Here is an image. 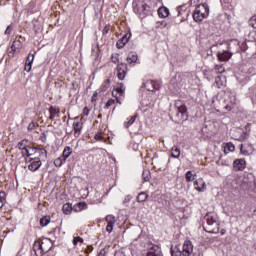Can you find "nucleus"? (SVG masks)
<instances>
[{"label": "nucleus", "mask_w": 256, "mask_h": 256, "mask_svg": "<svg viewBox=\"0 0 256 256\" xmlns=\"http://www.w3.org/2000/svg\"><path fill=\"white\" fill-rule=\"evenodd\" d=\"M203 229L206 233L215 234L219 233V222H217V215L209 212L204 216Z\"/></svg>", "instance_id": "obj_1"}, {"label": "nucleus", "mask_w": 256, "mask_h": 256, "mask_svg": "<svg viewBox=\"0 0 256 256\" xmlns=\"http://www.w3.org/2000/svg\"><path fill=\"white\" fill-rule=\"evenodd\" d=\"M132 5L134 13L138 15L140 19H145V17H149V15L153 14L151 12V6H149L145 0H135Z\"/></svg>", "instance_id": "obj_2"}, {"label": "nucleus", "mask_w": 256, "mask_h": 256, "mask_svg": "<svg viewBox=\"0 0 256 256\" xmlns=\"http://www.w3.org/2000/svg\"><path fill=\"white\" fill-rule=\"evenodd\" d=\"M192 17L195 23H202L203 19H207L209 17V5L207 3L197 5Z\"/></svg>", "instance_id": "obj_3"}, {"label": "nucleus", "mask_w": 256, "mask_h": 256, "mask_svg": "<svg viewBox=\"0 0 256 256\" xmlns=\"http://www.w3.org/2000/svg\"><path fill=\"white\" fill-rule=\"evenodd\" d=\"M175 117L177 121H187L189 119L187 106L179 100L175 103Z\"/></svg>", "instance_id": "obj_4"}, {"label": "nucleus", "mask_w": 256, "mask_h": 256, "mask_svg": "<svg viewBox=\"0 0 256 256\" xmlns=\"http://www.w3.org/2000/svg\"><path fill=\"white\" fill-rule=\"evenodd\" d=\"M26 162L30 163L28 165V171H31L32 173H35V171H39V169H41V165H43L41 160H39V157L29 158L28 160H26Z\"/></svg>", "instance_id": "obj_5"}, {"label": "nucleus", "mask_w": 256, "mask_h": 256, "mask_svg": "<svg viewBox=\"0 0 256 256\" xmlns=\"http://www.w3.org/2000/svg\"><path fill=\"white\" fill-rule=\"evenodd\" d=\"M144 89L147 91H159V89H161V84L154 80H148L144 83Z\"/></svg>", "instance_id": "obj_6"}, {"label": "nucleus", "mask_w": 256, "mask_h": 256, "mask_svg": "<svg viewBox=\"0 0 256 256\" xmlns=\"http://www.w3.org/2000/svg\"><path fill=\"white\" fill-rule=\"evenodd\" d=\"M127 65L125 63H119L117 66V77L118 79H120V81H123L125 79V77H127Z\"/></svg>", "instance_id": "obj_7"}, {"label": "nucleus", "mask_w": 256, "mask_h": 256, "mask_svg": "<svg viewBox=\"0 0 256 256\" xmlns=\"http://www.w3.org/2000/svg\"><path fill=\"white\" fill-rule=\"evenodd\" d=\"M193 253V243L190 240H185L182 247V255L183 256H191Z\"/></svg>", "instance_id": "obj_8"}, {"label": "nucleus", "mask_w": 256, "mask_h": 256, "mask_svg": "<svg viewBox=\"0 0 256 256\" xmlns=\"http://www.w3.org/2000/svg\"><path fill=\"white\" fill-rule=\"evenodd\" d=\"M231 57H233V53H231L229 50H222L217 52L218 61H229Z\"/></svg>", "instance_id": "obj_9"}, {"label": "nucleus", "mask_w": 256, "mask_h": 256, "mask_svg": "<svg viewBox=\"0 0 256 256\" xmlns=\"http://www.w3.org/2000/svg\"><path fill=\"white\" fill-rule=\"evenodd\" d=\"M21 49V41L15 40L13 41L11 47L8 49L9 57H14L15 53Z\"/></svg>", "instance_id": "obj_10"}, {"label": "nucleus", "mask_w": 256, "mask_h": 256, "mask_svg": "<svg viewBox=\"0 0 256 256\" xmlns=\"http://www.w3.org/2000/svg\"><path fill=\"white\" fill-rule=\"evenodd\" d=\"M29 149L35 151L36 156L34 157H39V161H41V159H47V150H45V148L29 147Z\"/></svg>", "instance_id": "obj_11"}, {"label": "nucleus", "mask_w": 256, "mask_h": 256, "mask_svg": "<svg viewBox=\"0 0 256 256\" xmlns=\"http://www.w3.org/2000/svg\"><path fill=\"white\" fill-rule=\"evenodd\" d=\"M247 167V163L245 159H236L233 162V169L234 171H243Z\"/></svg>", "instance_id": "obj_12"}, {"label": "nucleus", "mask_w": 256, "mask_h": 256, "mask_svg": "<svg viewBox=\"0 0 256 256\" xmlns=\"http://www.w3.org/2000/svg\"><path fill=\"white\" fill-rule=\"evenodd\" d=\"M106 221H107V227H106V231L107 233H113V227H115V223H116V219L115 216L113 215H107L106 216Z\"/></svg>", "instance_id": "obj_13"}, {"label": "nucleus", "mask_w": 256, "mask_h": 256, "mask_svg": "<svg viewBox=\"0 0 256 256\" xmlns=\"http://www.w3.org/2000/svg\"><path fill=\"white\" fill-rule=\"evenodd\" d=\"M129 39H131V32L125 34L121 39H119L116 43V47L118 49H123L127 43H129Z\"/></svg>", "instance_id": "obj_14"}, {"label": "nucleus", "mask_w": 256, "mask_h": 256, "mask_svg": "<svg viewBox=\"0 0 256 256\" xmlns=\"http://www.w3.org/2000/svg\"><path fill=\"white\" fill-rule=\"evenodd\" d=\"M33 251L36 256H43L45 255L43 252V242L35 241L33 244Z\"/></svg>", "instance_id": "obj_15"}, {"label": "nucleus", "mask_w": 256, "mask_h": 256, "mask_svg": "<svg viewBox=\"0 0 256 256\" xmlns=\"http://www.w3.org/2000/svg\"><path fill=\"white\" fill-rule=\"evenodd\" d=\"M112 95L113 97H117V95H120V97H124L125 85L123 83L118 84V86L112 91Z\"/></svg>", "instance_id": "obj_16"}, {"label": "nucleus", "mask_w": 256, "mask_h": 256, "mask_svg": "<svg viewBox=\"0 0 256 256\" xmlns=\"http://www.w3.org/2000/svg\"><path fill=\"white\" fill-rule=\"evenodd\" d=\"M35 60V55L34 54H28L27 59H26V64L24 67V71H27L29 73L31 71V65H33V61Z\"/></svg>", "instance_id": "obj_17"}, {"label": "nucleus", "mask_w": 256, "mask_h": 256, "mask_svg": "<svg viewBox=\"0 0 256 256\" xmlns=\"http://www.w3.org/2000/svg\"><path fill=\"white\" fill-rule=\"evenodd\" d=\"M147 256H163V252L161 251V247L153 246L147 253Z\"/></svg>", "instance_id": "obj_18"}, {"label": "nucleus", "mask_w": 256, "mask_h": 256, "mask_svg": "<svg viewBox=\"0 0 256 256\" xmlns=\"http://www.w3.org/2000/svg\"><path fill=\"white\" fill-rule=\"evenodd\" d=\"M194 188L196 189V191H200V192L205 191V181H203V179L195 180Z\"/></svg>", "instance_id": "obj_19"}, {"label": "nucleus", "mask_w": 256, "mask_h": 256, "mask_svg": "<svg viewBox=\"0 0 256 256\" xmlns=\"http://www.w3.org/2000/svg\"><path fill=\"white\" fill-rule=\"evenodd\" d=\"M137 52H130L126 58L127 63H129V65L133 64V63H137Z\"/></svg>", "instance_id": "obj_20"}, {"label": "nucleus", "mask_w": 256, "mask_h": 256, "mask_svg": "<svg viewBox=\"0 0 256 256\" xmlns=\"http://www.w3.org/2000/svg\"><path fill=\"white\" fill-rule=\"evenodd\" d=\"M72 153H73V148H71L70 146H65L62 153V157L64 158V161H67V159L71 157Z\"/></svg>", "instance_id": "obj_21"}, {"label": "nucleus", "mask_w": 256, "mask_h": 256, "mask_svg": "<svg viewBox=\"0 0 256 256\" xmlns=\"http://www.w3.org/2000/svg\"><path fill=\"white\" fill-rule=\"evenodd\" d=\"M87 208V203L85 202H79L73 206V211L76 213H79V211H83V209Z\"/></svg>", "instance_id": "obj_22"}, {"label": "nucleus", "mask_w": 256, "mask_h": 256, "mask_svg": "<svg viewBox=\"0 0 256 256\" xmlns=\"http://www.w3.org/2000/svg\"><path fill=\"white\" fill-rule=\"evenodd\" d=\"M158 15L159 17H169V8L163 6L158 9Z\"/></svg>", "instance_id": "obj_23"}, {"label": "nucleus", "mask_w": 256, "mask_h": 256, "mask_svg": "<svg viewBox=\"0 0 256 256\" xmlns=\"http://www.w3.org/2000/svg\"><path fill=\"white\" fill-rule=\"evenodd\" d=\"M51 251V242L49 240L42 241V253H49Z\"/></svg>", "instance_id": "obj_24"}, {"label": "nucleus", "mask_w": 256, "mask_h": 256, "mask_svg": "<svg viewBox=\"0 0 256 256\" xmlns=\"http://www.w3.org/2000/svg\"><path fill=\"white\" fill-rule=\"evenodd\" d=\"M73 129H74L75 135H81V130L83 129V124H81V122H74Z\"/></svg>", "instance_id": "obj_25"}, {"label": "nucleus", "mask_w": 256, "mask_h": 256, "mask_svg": "<svg viewBox=\"0 0 256 256\" xmlns=\"http://www.w3.org/2000/svg\"><path fill=\"white\" fill-rule=\"evenodd\" d=\"M149 195L145 192H140L136 198L137 203H145Z\"/></svg>", "instance_id": "obj_26"}, {"label": "nucleus", "mask_w": 256, "mask_h": 256, "mask_svg": "<svg viewBox=\"0 0 256 256\" xmlns=\"http://www.w3.org/2000/svg\"><path fill=\"white\" fill-rule=\"evenodd\" d=\"M171 152V157H173L174 159H179V157L181 156V150L177 146L172 147Z\"/></svg>", "instance_id": "obj_27"}, {"label": "nucleus", "mask_w": 256, "mask_h": 256, "mask_svg": "<svg viewBox=\"0 0 256 256\" xmlns=\"http://www.w3.org/2000/svg\"><path fill=\"white\" fill-rule=\"evenodd\" d=\"M109 85H111V80L106 79L104 81L103 85L100 87V89H98V93H103V92L107 91V89H109Z\"/></svg>", "instance_id": "obj_28"}, {"label": "nucleus", "mask_w": 256, "mask_h": 256, "mask_svg": "<svg viewBox=\"0 0 256 256\" xmlns=\"http://www.w3.org/2000/svg\"><path fill=\"white\" fill-rule=\"evenodd\" d=\"M62 211L65 215H69V213L73 211V206L71 205V203H66L62 206Z\"/></svg>", "instance_id": "obj_29"}, {"label": "nucleus", "mask_w": 256, "mask_h": 256, "mask_svg": "<svg viewBox=\"0 0 256 256\" xmlns=\"http://www.w3.org/2000/svg\"><path fill=\"white\" fill-rule=\"evenodd\" d=\"M51 223V217L50 216H44L40 219V225L42 227H47V225Z\"/></svg>", "instance_id": "obj_30"}, {"label": "nucleus", "mask_w": 256, "mask_h": 256, "mask_svg": "<svg viewBox=\"0 0 256 256\" xmlns=\"http://www.w3.org/2000/svg\"><path fill=\"white\" fill-rule=\"evenodd\" d=\"M249 97L254 105H256V89L250 88L249 89Z\"/></svg>", "instance_id": "obj_31"}, {"label": "nucleus", "mask_w": 256, "mask_h": 256, "mask_svg": "<svg viewBox=\"0 0 256 256\" xmlns=\"http://www.w3.org/2000/svg\"><path fill=\"white\" fill-rule=\"evenodd\" d=\"M49 119H51V121H53V119H55V117H57V108L54 106H50L49 108Z\"/></svg>", "instance_id": "obj_32"}, {"label": "nucleus", "mask_w": 256, "mask_h": 256, "mask_svg": "<svg viewBox=\"0 0 256 256\" xmlns=\"http://www.w3.org/2000/svg\"><path fill=\"white\" fill-rule=\"evenodd\" d=\"M27 143H29V140H28V139H23V140H21V141L17 144L18 149H19L20 151H23V149H26Z\"/></svg>", "instance_id": "obj_33"}, {"label": "nucleus", "mask_w": 256, "mask_h": 256, "mask_svg": "<svg viewBox=\"0 0 256 256\" xmlns=\"http://www.w3.org/2000/svg\"><path fill=\"white\" fill-rule=\"evenodd\" d=\"M29 147L30 146H26V149L22 150V157H28V159H31L33 157V154H31V150Z\"/></svg>", "instance_id": "obj_34"}, {"label": "nucleus", "mask_w": 256, "mask_h": 256, "mask_svg": "<svg viewBox=\"0 0 256 256\" xmlns=\"http://www.w3.org/2000/svg\"><path fill=\"white\" fill-rule=\"evenodd\" d=\"M136 119L137 115L132 116L127 122L124 123V127H126V129H129V127H131V125L135 123Z\"/></svg>", "instance_id": "obj_35"}, {"label": "nucleus", "mask_w": 256, "mask_h": 256, "mask_svg": "<svg viewBox=\"0 0 256 256\" xmlns=\"http://www.w3.org/2000/svg\"><path fill=\"white\" fill-rule=\"evenodd\" d=\"M65 161H67V160H65L64 157H62V156L58 157L54 160V165H55V167H61L63 165V163H65Z\"/></svg>", "instance_id": "obj_36"}, {"label": "nucleus", "mask_w": 256, "mask_h": 256, "mask_svg": "<svg viewBox=\"0 0 256 256\" xmlns=\"http://www.w3.org/2000/svg\"><path fill=\"white\" fill-rule=\"evenodd\" d=\"M195 177H197V174H193L191 171L186 172V181H195Z\"/></svg>", "instance_id": "obj_37"}, {"label": "nucleus", "mask_w": 256, "mask_h": 256, "mask_svg": "<svg viewBox=\"0 0 256 256\" xmlns=\"http://www.w3.org/2000/svg\"><path fill=\"white\" fill-rule=\"evenodd\" d=\"M142 179L144 181H149L151 179V172L149 170H144L142 172Z\"/></svg>", "instance_id": "obj_38"}, {"label": "nucleus", "mask_w": 256, "mask_h": 256, "mask_svg": "<svg viewBox=\"0 0 256 256\" xmlns=\"http://www.w3.org/2000/svg\"><path fill=\"white\" fill-rule=\"evenodd\" d=\"M215 87H217L218 89H221V87H223V80H221V76H217L215 78Z\"/></svg>", "instance_id": "obj_39"}, {"label": "nucleus", "mask_w": 256, "mask_h": 256, "mask_svg": "<svg viewBox=\"0 0 256 256\" xmlns=\"http://www.w3.org/2000/svg\"><path fill=\"white\" fill-rule=\"evenodd\" d=\"M178 15L181 16L185 13L186 17H189V12L185 11V6H178L177 7Z\"/></svg>", "instance_id": "obj_40"}, {"label": "nucleus", "mask_w": 256, "mask_h": 256, "mask_svg": "<svg viewBox=\"0 0 256 256\" xmlns=\"http://www.w3.org/2000/svg\"><path fill=\"white\" fill-rule=\"evenodd\" d=\"M170 251H171L172 256H181V255H183V252L179 251V249H177V247H175V248L171 247Z\"/></svg>", "instance_id": "obj_41"}, {"label": "nucleus", "mask_w": 256, "mask_h": 256, "mask_svg": "<svg viewBox=\"0 0 256 256\" xmlns=\"http://www.w3.org/2000/svg\"><path fill=\"white\" fill-rule=\"evenodd\" d=\"M215 71L216 73H225V67H223V65L221 64H217L215 65Z\"/></svg>", "instance_id": "obj_42"}, {"label": "nucleus", "mask_w": 256, "mask_h": 256, "mask_svg": "<svg viewBox=\"0 0 256 256\" xmlns=\"http://www.w3.org/2000/svg\"><path fill=\"white\" fill-rule=\"evenodd\" d=\"M72 243L75 247H77L78 243H83V238L80 236L74 237Z\"/></svg>", "instance_id": "obj_43"}, {"label": "nucleus", "mask_w": 256, "mask_h": 256, "mask_svg": "<svg viewBox=\"0 0 256 256\" xmlns=\"http://www.w3.org/2000/svg\"><path fill=\"white\" fill-rule=\"evenodd\" d=\"M111 61H112V63H115V64L118 63V65H119V54L112 55Z\"/></svg>", "instance_id": "obj_44"}, {"label": "nucleus", "mask_w": 256, "mask_h": 256, "mask_svg": "<svg viewBox=\"0 0 256 256\" xmlns=\"http://www.w3.org/2000/svg\"><path fill=\"white\" fill-rule=\"evenodd\" d=\"M5 199V192H0V209H3V200Z\"/></svg>", "instance_id": "obj_45"}, {"label": "nucleus", "mask_w": 256, "mask_h": 256, "mask_svg": "<svg viewBox=\"0 0 256 256\" xmlns=\"http://www.w3.org/2000/svg\"><path fill=\"white\" fill-rule=\"evenodd\" d=\"M112 105H115V100L114 99H109L106 102L105 109H109V107H111Z\"/></svg>", "instance_id": "obj_46"}, {"label": "nucleus", "mask_w": 256, "mask_h": 256, "mask_svg": "<svg viewBox=\"0 0 256 256\" xmlns=\"http://www.w3.org/2000/svg\"><path fill=\"white\" fill-rule=\"evenodd\" d=\"M226 147H227L228 151H230V152L235 151V145H233V143H227Z\"/></svg>", "instance_id": "obj_47"}, {"label": "nucleus", "mask_w": 256, "mask_h": 256, "mask_svg": "<svg viewBox=\"0 0 256 256\" xmlns=\"http://www.w3.org/2000/svg\"><path fill=\"white\" fill-rule=\"evenodd\" d=\"M131 199H133V196H131V195L125 196V198L123 200V205H125L126 203H129V201H131Z\"/></svg>", "instance_id": "obj_48"}, {"label": "nucleus", "mask_w": 256, "mask_h": 256, "mask_svg": "<svg viewBox=\"0 0 256 256\" xmlns=\"http://www.w3.org/2000/svg\"><path fill=\"white\" fill-rule=\"evenodd\" d=\"M111 28V26L109 25H106L103 30H102V33L103 35H107V33H109V29Z\"/></svg>", "instance_id": "obj_49"}, {"label": "nucleus", "mask_w": 256, "mask_h": 256, "mask_svg": "<svg viewBox=\"0 0 256 256\" xmlns=\"http://www.w3.org/2000/svg\"><path fill=\"white\" fill-rule=\"evenodd\" d=\"M11 29H12L11 25L7 26V28L5 30V35H11Z\"/></svg>", "instance_id": "obj_50"}, {"label": "nucleus", "mask_w": 256, "mask_h": 256, "mask_svg": "<svg viewBox=\"0 0 256 256\" xmlns=\"http://www.w3.org/2000/svg\"><path fill=\"white\" fill-rule=\"evenodd\" d=\"M107 253V251L105 250V248L101 249L98 253L97 256H105V254Z\"/></svg>", "instance_id": "obj_51"}, {"label": "nucleus", "mask_w": 256, "mask_h": 256, "mask_svg": "<svg viewBox=\"0 0 256 256\" xmlns=\"http://www.w3.org/2000/svg\"><path fill=\"white\" fill-rule=\"evenodd\" d=\"M95 139L96 141H103V136L101 134H96Z\"/></svg>", "instance_id": "obj_52"}, {"label": "nucleus", "mask_w": 256, "mask_h": 256, "mask_svg": "<svg viewBox=\"0 0 256 256\" xmlns=\"http://www.w3.org/2000/svg\"><path fill=\"white\" fill-rule=\"evenodd\" d=\"M91 110H89L87 107L83 109V115H86V117L89 115Z\"/></svg>", "instance_id": "obj_53"}, {"label": "nucleus", "mask_w": 256, "mask_h": 256, "mask_svg": "<svg viewBox=\"0 0 256 256\" xmlns=\"http://www.w3.org/2000/svg\"><path fill=\"white\" fill-rule=\"evenodd\" d=\"M30 155H32V157H37V152L30 149Z\"/></svg>", "instance_id": "obj_54"}, {"label": "nucleus", "mask_w": 256, "mask_h": 256, "mask_svg": "<svg viewBox=\"0 0 256 256\" xmlns=\"http://www.w3.org/2000/svg\"><path fill=\"white\" fill-rule=\"evenodd\" d=\"M33 127H35V124H33V123L29 124V125H28V130L33 129Z\"/></svg>", "instance_id": "obj_55"}, {"label": "nucleus", "mask_w": 256, "mask_h": 256, "mask_svg": "<svg viewBox=\"0 0 256 256\" xmlns=\"http://www.w3.org/2000/svg\"><path fill=\"white\" fill-rule=\"evenodd\" d=\"M56 233H57V235H59L61 233V228L56 227Z\"/></svg>", "instance_id": "obj_56"}, {"label": "nucleus", "mask_w": 256, "mask_h": 256, "mask_svg": "<svg viewBox=\"0 0 256 256\" xmlns=\"http://www.w3.org/2000/svg\"><path fill=\"white\" fill-rule=\"evenodd\" d=\"M161 25H162V27H167V22L162 21V22H161Z\"/></svg>", "instance_id": "obj_57"}, {"label": "nucleus", "mask_w": 256, "mask_h": 256, "mask_svg": "<svg viewBox=\"0 0 256 256\" xmlns=\"http://www.w3.org/2000/svg\"><path fill=\"white\" fill-rule=\"evenodd\" d=\"M116 102L119 103V105H121V100L117 96H116Z\"/></svg>", "instance_id": "obj_58"}, {"label": "nucleus", "mask_w": 256, "mask_h": 256, "mask_svg": "<svg viewBox=\"0 0 256 256\" xmlns=\"http://www.w3.org/2000/svg\"><path fill=\"white\" fill-rule=\"evenodd\" d=\"M225 108L227 109V111H231V109H233V108H232L231 106H229V105H227Z\"/></svg>", "instance_id": "obj_59"}, {"label": "nucleus", "mask_w": 256, "mask_h": 256, "mask_svg": "<svg viewBox=\"0 0 256 256\" xmlns=\"http://www.w3.org/2000/svg\"><path fill=\"white\" fill-rule=\"evenodd\" d=\"M220 233H221V235H225L226 230H225V229H222V230L220 231Z\"/></svg>", "instance_id": "obj_60"}, {"label": "nucleus", "mask_w": 256, "mask_h": 256, "mask_svg": "<svg viewBox=\"0 0 256 256\" xmlns=\"http://www.w3.org/2000/svg\"><path fill=\"white\" fill-rule=\"evenodd\" d=\"M153 161H154V163H157V156L153 157Z\"/></svg>", "instance_id": "obj_61"}, {"label": "nucleus", "mask_w": 256, "mask_h": 256, "mask_svg": "<svg viewBox=\"0 0 256 256\" xmlns=\"http://www.w3.org/2000/svg\"><path fill=\"white\" fill-rule=\"evenodd\" d=\"M97 93H98V92H95V93L93 94V97H96V96H97Z\"/></svg>", "instance_id": "obj_62"}]
</instances>
